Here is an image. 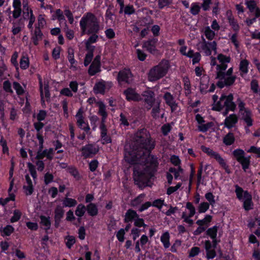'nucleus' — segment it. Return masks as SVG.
I'll use <instances>...</instances> for the list:
<instances>
[{"instance_id": "14", "label": "nucleus", "mask_w": 260, "mask_h": 260, "mask_svg": "<svg viewBox=\"0 0 260 260\" xmlns=\"http://www.w3.org/2000/svg\"><path fill=\"white\" fill-rule=\"evenodd\" d=\"M64 210L63 208L58 205L56 206L54 210V226L55 228H58L61 219L63 217Z\"/></svg>"}, {"instance_id": "24", "label": "nucleus", "mask_w": 260, "mask_h": 260, "mask_svg": "<svg viewBox=\"0 0 260 260\" xmlns=\"http://www.w3.org/2000/svg\"><path fill=\"white\" fill-rule=\"evenodd\" d=\"M98 105L99 107V113L102 116L101 121L105 122V119L107 117V113L106 111V106L102 102H99Z\"/></svg>"}, {"instance_id": "55", "label": "nucleus", "mask_w": 260, "mask_h": 260, "mask_svg": "<svg viewBox=\"0 0 260 260\" xmlns=\"http://www.w3.org/2000/svg\"><path fill=\"white\" fill-rule=\"evenodd\" d=\"M60 50L61 48L60 47H57L53 49L52 55L55 59H57L60 57Z\"/></svg>"}, {"instance_id": "12", "label": "nucleus", "mask_w": 260, "mask_h": 260, "mask_svg": "<svg viewBox=\"0 0 260 260\" xmlns=\"http://www.w3.org/2000/svg\"><path fill=\"white\" fill-rule=\"evenodd\" d=\"M132 75L129 70H123L118 73L117 80L119 82H124L130 84L132 82Z\"/></svg>"}, {"instance_id": "56", "label": "nucleus", "mask_w": 260, "mask_h": 260, "mask_svg": "<svg viewBox=\"0 0 260 260\" xmlns=\"http://www.w3.org/2000/svg\"><path fill=\"white\" fill-rule=\"evenodd\" d=\"M125 234L124 230L123 229H121L120 230H119L116 234V237L118 239V240L121 242H122L124 241V236Z\"/></svg>"}, {"instance_id": "31", "label": "nucleus", "mask_w": 260, "mask_h": 260, "mask_svg": "<svg viewBox=\"0 0 260 260\" xmlns=\"http://www.w3.org/2000/svg\"><path fill=\"white\" fill-rule=\"evenodd\" d=\"M77 202L76 200L72 198L66 197L63 201V205L64 207H74L77 205Z\"/></svg>"}, {"instance_id": "11", "label": "nucleus", "mask_w": 260, "mask_h": 260, "mask_svg": "<svg viewBox=\"0 0 260 260\" xmlns=\"http://www.w3.org/2000/svg\"><path fill=\"white\" fill-rule=\"evenodd\" d=\"M82 155L85 158H88L92 156L99 151V148L95 147L92 144H88L81 149Z\"/></svg>"}, {"instance_id": "60", "label": "nucleus", "mask_w": 260, "mask_h": 260, "mask_svg": "<svg viewBox=\"0 0 260 260\" xmlns=\"http://www.w3.org/2000/svg\"><path fill=\"white\" fill-rule=\"evenodd\" d=\"M66 245L69 248H71L72 245L75 243V239L73 236H68Z\"/></svg>"}, {"instance_id": "52", "label": "nucleus", "mask_w": 260, "mask_h": 260, "mask_svg": "<svg viewBox=\"0 0 260 260\" xmlns=\"http://www.w3.org/2000/svg\"><path fill=\"white\" fill-rule=\"evenodd\" d=\"M181 185V183H179L175 186L169 187L168 188L167 191V194L170 195L171 194L175 192L176 190H177L180 187Z\"/></svg>"}, {"instance_id": "49", "label": "nucleus", "mask_w": 260, "mask_h": 260, "mask_svg": "<svg viewBox=\"0 0 260 260\" xmlns=\"http://www.w3.org/2000/svg\"><path fill=\"white\" fill-rule=\"evenodd\" d=\"M37 138L39 142V148L37 152V154H40L42 151H43L42 150L43 148L44 140L43 137L39 133L37 135Z\"/></svg>"}, {"instance_id": "2", "label": "nucleus", "mask_w": 260, "mask_h": 260, "mask_svg": "<svg viewBox=\"0 0 260 260\" xmlns=\"http://www.w3.org/2000/svg\"><path fill=\"white\" fill-rule=\"evenodd\" d=\"M151 149H145L144 151H138L136 154L132 156L129 159L125 155V159L131 164H140L145 166V168L149 169V167L155 168L157 166V158L153 155H150Z\"/></svg>"}, {"instance_id": "10", "label": "nucleus", "mask_w": 260, "mask_h": 260, "mask_svg": "<svg viewBox=\"0 0 260 260\" xmlns=\"http://www.w3.org/2000/svg\"><path fill=\"white\" fill-rule=\"evenodd\" d=\"M143 96L144 97L145 102L148 105L147 109L150 110L156 103L154 92L151 90H146L143 92Z\"/></svg>"}, {"instance_id": "42", "label": "nucleus", "mask_w": 260, "mask_h": 260, "mask_svg": "<svg viewBox=\"0 0 260 260\" xmlns=\"http://www.w3.org/2000/svg\"><path fill=\"white\" fill-rule=\"evenodd\" d=\"M144 196L145 195L144 194H141L140 195H139L138 197H137L136 198H135L132 201V205L133 206H137L138 205H139L140 203H142L143 199L144 198Z\"/></svg>"}, {"instance_id": "19", "label": "nucleus", "mask_w": 260, "mask_h": 260, "mask_svg": "<svg viewBox=\"0 0 260 260\" xmlns=\"http://www.w3.org/2000/svg\"><path fill=\"white\" fill-rule=\"evenodd\" d=\"M164 97L167 104L171 107L172 110H175L177 107V104L175 103L174 98L171 93L170 92H166Z\"/></svg>"}, {"instance_id": "3", "label": "nucleus", "mask_w": 260, "mask_h": 260, "mask_svg": "<svg viewBox=\"0 0 260 260\" xmlns=\"http://www.w3.org/2000/svg\"><path fill=\"white\" fill-rule=\"evenodd\" d=\"M80 25L82 29V35L85 33L87 27L88 29L86 32L88 35L97 34L100 29V25L96 17L91 13H87L80 20Z\"/></svg>"}, {"instance_id": "15", "label": "nucleus", "mask_w": 260, "mask_h": 260, "mask_svg": "<svg viewBox=\"0 0 260 260\" xmlns=\"http://www.w3.org/2000/svg\"><path fill=\"white\" fill-rule=\"evenodd\" d=\"M241 116V119L243 120L247 124L248 127H250L253 124V120L251 118L252 113L250 110H245L239 113Z\"/></svg>"}, {"instance_id": "16", "label": "nucleus", "mask_w": 260, "mask_h": 260, "mask_svg": "<svg viewBox=\"0 0 260 260\" xmlns=\"http://www.w3.org/2000/svg\"><path fill=\"white\" fill-rule=\"evenodd\" d=\"M124 94L128 101H138L141 100L140 96L134 89L129 88L124 91Z\"/></svg>"}, {"instance_id": "22", "label": "nucleus", "mask_w": 260, "mask_h": 260, "mask_svg": "<svg viewBox=\"0 0 260 260\" xmlns=\"http://www.w3.org/2000/svg\"><path fill=\"white\" fill-rule=\"evenodd\" d=\"M86 210L89 215L96 216L98 213V209L96 206L93 203L89 204L86 207Z\"/></svg>"}, {"instance_id": "26", "label": "nucleus", "mask_w": 260, "mask_h": 260, "mask_svg": "<svg viewBox=\"0 0 260 260\" xmlns=\"http://www.w3.org/2000/svg\"><path fill=\"white\" fill-rule=\"evenodd\" d=\"M152 107L153 108L151 112L152 116L154 118L157 119L159 117L160 103L157 101L156 104H154Z\"/></svg>"}, {"instance_id": "45", "label": "nucleus", "mask_w": 260, "mask_h": 260, "mask_svg": "<svg viewBox=\"0 0 260 260\" xmlns=\"http://www.w3.org/2000/svg\"><path fill=\"white\" fill-rule=\"evenodd\" d=\"M212 122H208L206 124H201L198 126V128L201 132H206L212 126Z\"/></svg>"}, {"instance_id": "50", "label": "nucleus", "mask_w": 260, "mask_h": 260, "mask_svg": "<svg viewBox=\"0 0 260 260\" xmlns=\"http://www.w3.org/2000/svg\"><path fill=\"white\" fill-rule=\"evenodd\" d=\"M186 208L189 210L190 213L188 215L189 217H192L196 213L195 208L190 202H187L186 203Z\"/></svg>"}, {"instance_id": "9", "label": "nucleus", "mask_w": 260, "mask_h": 260, "mask_svg": "<svg viewBox=\"0 0 260 260\" xmlns=\"http://www.w3.org/2000/svg\"><path fill=\"white\" fill-rule=\"evenodd\" d=\"M101 56L96 55L93 59L88 69V73L91 76L94 75L96 73L100 71L101 67Z\"/></svg>"}, {"instance_id": "29", "label": "nucleus", "mask_w": 260, "mask_h": 260, "mask_svg": "<svg viewBox=\"0 0 260 260\" xmlns=\"http://www.w3.org/2000/svg\"><path fill=\"white\" fill-rule=\"evenodd\" d=\"M40 219L41 223L46 226L45 230L47 233V231L50 229L51 225L50 217H46L45 216L42 215L40 216Z\"/></svg>"}, {"instance_id": "48", "label": "nucleus", "mask_w": 260, "mask_h": 260, "mask_svg": "<svg viewBox=\"0 0 260 260\" xmlns=\"http://www.w3.org/2000/svg\"><path fill=\"white\" fill-rule=\"evenodd\" d=\"M93 56V54L92 53V52H88L86 54L84 61L85 66H87L91 62Z\"/></svg>"}, {"instance_id": "40", "label": "nucleus", "mask_w": 260, "mask_h": 260, "mask_svg": "<svg viewBox=\"0 0 260 260\" xmlns=\"http://www.w3.org/2000/svg\"><path fill=\"white\" fill-rule=\"evenodd\" d=\"M205 35L208 40H212L215 36V32L207 26L205 28Z\"/></svg>"}, {"instance_id": "36", "label": "nucleus", "mask_w": 260, "mask_h": 260, "mask_svg": "<svg viewBox=\"0 0 260 260\" xmlns=\"http://www.w3.org/2000/svg\"><path fill=\"white\" fill-rule=\"evenodd\" d=\"M240 162L242 166V168L245 172H246V170L249 168L250 164V159L249 157H244L242 158L241 160L238 161Z\"/></svg>"}, {"instance_id": "7", "label": "nucleus", "mask_w": 260, "mask_h": 260, "mask_svg": "<svg viewBox=\"0 0 260 260\" xmlns=\"http://www.w3.org/2000/svg\"><path fill=\"white\" fill-rule=\"evenodd\" d=\"M235 192L237 198L241 200L244 199L245 200L243 203V207L246 211H249L252 209L253 203L252 202V196L247 191H244L242 187L239 186L238 185L235 186Z\"/></svg>"}, {"instance_id": "41", "label": "nucleus", "mask_w": 260, "mask_h": 260, "mask_svg": "<svg viewBox=\"0 0 260 260\" xmlns=\"http://www.w3.org/2000/svg\"><path fill=\"white\" fill-rule=\"evenodd\" d=\"M212 219V216L210 215H207L202 220H198L196 223L199 226H202L203 224H206L207 223L211 222Z\"/></svg>"}, {"instance_id": "21", "label": "nucleus", "mask_w": 260, "mask_h": 260, "mask_svg": "<svg viewBox=\"0 0 260 260\" xmlns=\"http://www.w3.org/2000/svg\"><path fill=\"white\" fill-rule=\"evenodd\" d=\"M235 141L234 134L230 132L223 138V143L226 146L231 145Z\"/></svg>"}, {"instance_id": "39", "label": "nucleus", "mask_w": 260, "mask_h": 260, "mask_svg": "<svg viewBox=\"0 0 260 260\" xmlns=\"http://www.w3.org/2000/svg\"><path fill=\"white\" fill-rule=\"evenodd\" d=\"M68 60L71 65H73L75 62V60L74 59V50L72 48L70 47L68 48Z\"/></svg>"}, {"instance_id": "59", "label": "nucleus", "mask_w": 260, "mask_h": 260, "mask_svg": "<svg viewBox=\"0 0 260 260\" xmlns=\"http://www.w3.org/2000/svg\"><path fill=\"white\" fill-rule=\"evenodd\" d=\"M23 189L25 191V194L27 196L31 195L34 191V187L32 184H29L27 186H23Z\"/></svg>"}, {"instance_id": "63", "label": "nucleus", "mask_w": 260, "mask_h": 260, "mask_svg": "<svg viewBox=\"0 0 260 260\" xmlns=\"http://www.w3.org/2000/svg\"><path fill=\"white\" fill-rule=\"evenodd\" d=\"M4 89L8 92H12L13 91L11 89V85L9 81H5L3 83Z\"/></svg>"}, {"instance_id": "20", "label": "nucleus", "mask_w": 260, "mask_h": 260, "mask_svg": "<svg viewBox=\"0 0 260 260\" xmlns=\"http://www.w3.org/2000/svg\"><path fill=\"white\" fill-rule=\"evenodd\" d=\"M139 215L137 212L132 209H128L125 213L124 222L127 223L129 221H132L133 219H135L138 218Z\"/></svg>"}, {"instance_id": "44", "label": "nucleus", "mask_w": 260, "mask_h": 260, "mask_svg": "<svg viewBox=\"0 0 260 260\" xmlns=\"http://www.w3.org/2000/svg\"><path fill=\"white\" fill-rule=\"evenodd\" d=\"M217 59L221 63H229L231 60L230 57H227L222 54H218Z\"/></svg>"}, {"instance_id": "46", "label": "nucleus", "mask_w": 260, "mask_h": 260, "mask_svg": "<svg viewBox=\"0 0 260 260\" xmlns=\"http://www.w3.org/2000/svg\"><path fill=\"white\" fill-rule=\"evenodd\" d=\"M209 208V204L207 202H203L202 203L199 207V213H204Z\"/></svg>"}, {"instance_id": "17", "label": "nucleus", "mask_w": 260, "mask_h": 260, "mask_svg": "<svg viewBox=\"0 0 260 260\" xmlns=\"http://www.w3.org/2000/svg\"><path fill=\"white\" fill-rule=\"evenodd\" d=\"M238 120V117L236 114H231L225 119L224 124L225 127L230 129L237 123Z\"/></svg>"}, {"instance_id": "43", "label": "nucleus", "mask_w": 260, "mask_h": 260, "mask_svg": "<svg viewBox=\"0 0 260 260\" xmlns=\"http://www.w3.org/2000/svg\"><path fill=\"white\" fill-rule=\"evenodd\" d=\"M21 216V213L19 210H14V215L10 219L11 222L13 223L17 221L20 218Z\"/></svg>"}, {"instance_id": "1", "label": "nucleus", "mask_w": 260, "mask_h": 260, "mask_svg": "<svg viewBox=\"0 0 260 260\" xmlns=\"http://www.w3.org/2000/svg\"><path fill=\"white\" fill-rule=\"evenodd\" d=\"M150 135L146 129H141L135 134L134 141L133 144V151L129 155L133 156L138 151H144L145 149H152L154 144L151 142Z\"/></svg>"}, {"instance_id": "25", "label": "nucleus", "mask_w": 260, "mask_h": 260, "mask_svg": "<svg viewBox=\"0 0 260 260\" xmlns=\"http://www.w3.org/2000/svg\"><path fill=\"white\" fill-rule=\"evenodd\" d=\"M83 110L81 108L79 109L76 117L77 118V124L79 127L82 128L83 124H85L82 115Z\"/></svg>"}, {"instance_id": "57", "label": "nucleus", "mask_w": 260, "mask_h": 260, "mask_svg": "<svg viewBox=\"0 0 260 260\" xmlns=\"http://www.w3.org/2000/svg\"><path fill=\"white\" fill-rule=\"evenodd\" d=\"M134 225L138 227H145L146 226V225L144 223L143 219L140 218L139 217L135 219Z\"/></svg>"}, {"instance_id": "35", "label": "nucleus", "mask_w": 260, "mask_h": 260, "mask_svg": "<svg viewBox=\"0 0 260 260\" xmlns=\"http://www.w3.org/2000/svg\"><path fill=\"white\" fill-rule=\"evenodd\" d=\"M217 229L218 227L217 226L208 229L206 231L207 235L209 236L212 239L216 238Z\"/></svg>"}, {"instance_id": "18", "label": "nucleus", "mask_w": 260, "mask_h": 260, "mask_svg": "<svg viewBox=\"0 0 260 260\" xmlns=\"http://www.w3.org/2000/svg\"><path fill=\"white\" fill-rule=\"evenodd\" d=\"M209 77L207 75H203L201 78L200 81V91L202 93H206V89H207L209 82Z\"/></svg>"}, {"instance_id": "64", "label": "nucleus", "mask_w": 260, "mask_h": 260, "mask_svg": "<svg viewBox=\"0 0 260 260\" xmlns=\"http://www.w3.org/2000/svg\"><path fill=\"white\" fill-rule=\"evenodd\" d=\"M53 176L49 173L45 174L44 176V182L46 184H48L53 181Z\"/></svg>"}, {"instance_id": "5", "label": "nucleus", "mask_w": 260, "mask_h": 260, "mask_svg": "<svg viewBox=\"0 0 260 260\" xmlns=\"http://www.w3.org/2000/svg\"><path fill=\"white\" fill-rule=\"evenodd\" d=\"M233 73V68H230L226 73L221 71L217 72L216 79L219 80L216 85L218 87L222 88L224 86H229L233 85L235 81L236 77L231 76Z\"/></svg>"}, {"instance_id": "23", "label": "nucleus", "mask_w": 260, "mask_h": 260, "mask_svg": "<svg viewBox=\"0 0 260 260\" xmlns=\"http://www.w3.org/2000/svg\"><path fill=\"white\" fill-rule=\"evenodd\" d=\"M202 40L203 42L200 43L199 45H200L202 50L204 51L205 54L207 56H209L211 54V50L209 46L208 43L203 37Z\"/></svg>"}, {"instance_id": "33", "label": "nucleus", "mask_w": 260, "mask_h": 260, "mask_svg": "<svg viewBox=\"0 0 260 260\" xmlns=\"http://www.w3.org/2000/svg\"><path fill=\"white\" fill-rule=\"evenodd\" d=\"M169 238V234L168 232H166L161 236V241L166 248H168L170 246Z\"/></svg>"}, {"instance_id": "30", "label": "nucleus", "mask_w": 260, "mask_h": 260, "mask_svg": "<svg viewBox=\"0 0 260 260\" xmlns=\"http://www.w3.org/2000/svg\"><path fill=\"white\" fill-rule=\"evenodd\" d=\"M105 90V85L102 82L96 83L93 88L94 92L97 93L104 94Z\"/></svg>"}, {"instance_id": "47", "label": "nucleus", "mask_w": 260, "mask_h": 260, "mask_svg": "<svg viewBox=\"0 0 260 260\" xmlns=\"http://www.w3.org/2000/svg\"><path fill=\"white\" fill-rule=\"evenodd\" d=\"M13 88L16 90V92L18 95H21L24 93V90L20 84L17 82H14L13 83Z\"/></svg>"}, {"instance_id": "8", "label": "nucleus", "mask_w": 260, "mask_h": 260, "mask_svg": "<svg viewBox=\"0 0 260 260\" xmlns=\"http://www.w3.org/2000/svg\"><path fill=\"white\" fill-rule=\"evenodd\" d=\"M134 174L135 182L141 188L147 185H144L145 183H147V181L152 176L151 172L145 168H144V170L140 171L135 170L134 171Z\"/></svg>"}, {"instance_id": "61", "label": "nucleus", "mask_w": 260, "mask_h": 260, "mask_svg": "<svg viewBox=\"0 0 260 260\" xmlns=\"http://www.w3.org/2000/svg\"><path fill=\"white\" fill-rule=\"evenodd\" d=\"M172 0H158V7L160 9H162L164 7L169 5L172 3Z\"/></svg>"}, {"instance_id": "13", "label": "nucleus", "mask_w": 260, "mask_h": 260, "mask_svg": "<svg viewBox=\"0 0 260 260\" xmlns=\"http://www.w3.org/2000/svg\"><path fill=\"white\" fill-rule=\"evenodd\" d=\"M157 41V39L156 38L150 39L144 43L143 47L146 48L147 50L150 53L155 54L157 51L156 49Z\"/></svg>"}, {"instance_id": "4", "label": "nucleus", "mask_w": 260, "mask_h": 260, "mask_svg": "<svg viewBox=\"0 0 260 260\" xmlns=\"http://www.w3.org/2000/svg\"><path fill=\"white\" fill-rule=\"evenodd\" d=\"M169 68V61L162 60L158 65L154 66L149 71L148 79L150 81H155L164 77Z\"/></svg>"}, {"instance_id": "54", "label": "nucleus", "mask_w": 260, "mask_h": 260, "mask_svg": "<svg viewBox=\"0 0 260 260\" xmlns=\"http://www.w3.org/2000/svg\"><path fill=\"white\" fill-rule=\"evenodd\" d=\"M200 7L198 5L196 4H192L190 8V12L192 15H197L200 12Z\"/></svg>"}, {"instance_id": "32", "label": "nucleus", "mask_w": 260, "mask_h": 260, "mask_svg": "<svg viewBox=\"0 0 260 260\" xmlns=\"http://www.w3.org/2000/svg\"><path fill=\"white\" fill-rule=\"evenodd\" d=\"M86 210V207L84 205L80 204L78 205L76 208L75 214L78 217H82L84 215Z\"/></svg>"}, {"instance_id": "58", "label": "nucleus", "mask_w": 260, "mask_h": 260, "mask_svg": "<svg viewBox=\"0 0 260 260\" xmlns=\"http://www.w3.org/2000/svg\"><path fill=\"white\" fill-rule=\"evenodd\" d=\"M200 252V248L198 247H192L189 252V257H194L197 255Z\"/></svg>"}, {"instance_id": "34", "label": "nucleus", "mask_w": 260, "mask_h": 260, "mask_svg": "<svg viewBox=\"0 0 260 260\" xmlns=\"http://www.w3.org/2000/svg\"><path fill=\"white\" fill-rule=\"evenodd\" d=\"M233 153L238 161L241 160V159L244 157V151L240 149L235 150Z\"/></svg>"}, {"instance_id": "62", "label": "nucleus", "mask_w": 260, "mask_h": 260, "mask_svg": "<svg viewBox=\"0 0 260 260\" xmlns=\"http://www.w3.org/2000/svg\"><path fill=\"white\" fill-rule=\"evenodd\" d=\"M206 199L209 202L211 205H213L215 204V201L214 200V197L211 192H208L205 194Z\"/></svg>"}, {"instance_id": "38", "label": "nucleus", "mask_w": 260, "mask_h": 260, "mask_svg": "<svg viewBox=\"0 0 260 260\" xmlns=\"http://www.w3.org/2000/svg\"><path fill=\"white\" fill-rule=\"evenodd\" d=\"M248 61L246 59L242 60L240 63V70L244 74L247 73L248 72Z\"/></svg>"}, {"instance_id": "51", "label": "nucleus", "mask_w": 260, "mask_h": 260, "mask_svg": "<svg viewBox=\"0 0 260 260\" xmlns=\"http://www.w3.org/2000/svg\"><path fill=\"white\" fill-rule=\"evenodd\" d=\"M246 5L251 12H253L254 10L257 8L256 7V3L254 1H247L246 2Z\"/></svg>"}, {"instance_id": "37", "label": "nucleus", "mask_w": 260, "mask_h": 260, "mask_svg": "<svg viewBox=\"0 0 260 260\" xmlns=\"http://www.w3.org/2000/svg\"><path fill=\"white\" fill-rule=\"evenodd\" d=\"M20 68L22 69H26L29 66V59L28 57L23 56L20 61Z\"/></svg>"}, {"instance_id": "28", "label": "nucleus", "mask_w": 260, "mask_h": 260, "mask_svg": "<svg viewBox=\"0 0 260 260\" xmlns=\"http://www.w3.org/2000/svg\"><path fill=\"white\" fill-rule=\"evenodd\" d=\"M14 228L11 225H7L5 228H3L2 227L0 229V232H3V234H2V236H10L13 232H14Z\"/></svg>"}, {"instance_id": "6", "label": "nucleus", "mask_w": 260, "mask_h": 260, "mask_svg": "<svg viewBox=\"0 0 260 260\" xmlns=\"http://www.w3.org/2000/svg\"><path fill=\"white\" fill-rule=\"evenodd\" d=\"M233 95L230 93L228 95H222L219 101L212 107L214 111H220L224 107L230 109V111H234L236 108V105L233 102Z\"/></svg>"}, {"instance_id": "53", "label": "nucleus", "mask_w": 260, "mask_h": 260, "mask_svg": "<svg viewBox=\"0 0 260 260\" xmlns=\"http://www.w3.org/2000/svg\"><path fill=\"white\" fill-rule=\"evenodd\" d=\"M183 82L184 84V88L187 91V92H186V93L189 94L190 93V84L188 78L187 77H184Z\"/></svg>"}, {"instance_id": "27", "label": "nucleus", "mask_w": 260, "mask_h": 260, "mask_svg": "<svg viewBox=\"0 0 260 260\" xmlns=\"http://www.w3.org/2000/svg\"><path fill=\"white\" fill-rule=\"evenodd\" d=\"M52 151L53 149L52 148L49 149V150L45 149L40 154H37L35 158L39 160L43 159L45 156H46L48 158H51V157L50 156V154L52 153Z\"/></svg>"}]
</instances>
